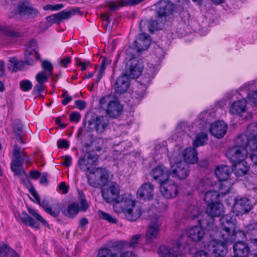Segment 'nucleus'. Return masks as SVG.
<instances>
[{
    "instance_id": "obj_1",
    "label": "nucleus",
    "mask_w": 257,
    "mask_h": 257,
    "mask_svg": "<svg viewBox=\"0 0 257 257\" xmlns=\"http://www.w3.org/2000/svg\"><path fill=\"white\" fill-rule=\"evenodd\" d=\"M234 145L249 152L257 147V123L248 125L245 134L238 136L234 141Z\"/></svg>"
},
{
    "instance_id": "obj_2",
    "label": "nucleus",
    "mask_w": 257,
    "mask_h": 257,
    "mask_svg": "<svg viewBox=\"0 0 257 257\" xmlns=\"http://www.w3.org/2000/svg\"><path fill=\"white\" fill-rule=\"evenodd\" d=\"M119 204L114 207V212L117 213L123 212L127 219L130 221H136L141 215L140 206L135 204V202L129 196L124 201L120 200Z\"/></svg>"
},
{
    "instance_id": "obj_3",
    "label": "nucleus",
    "mask_w": 257,
    "mask_h": 257,
    "mask_svg": "<svg viewBox=\"0 0 257 257\" xmlns=\"http://www.w3.org/2000/svg\"><path fill=\"white\" fill-rule=\"evenodd\" d=\"M120 188L118 184L115 182L109 181L101 189L102 198L107 203L114 202L113 209L117 204H119L120 200L124 201L128 196L125 194L119 195Z\"/></svg>"
},
{
    "instance_id": "obj_4",
    "label": "nucleus",
    "mask_w": 257,
    "mask_h": 257,
    "mask_svg": "<svg viewBox=\"0 0 257 257\" xmlns=\"http://www.w3.org/2000/svg\"><path fill=\"white\" fill-rule=\"evenodd\" d=\"M178 156L181 158L179 153L174 152L172 156L169 157L171 162L174 163L171 165L170 174L173 178H177L180 180L187 178L190 174L189 166L182 160H178Z\"/></svg>"
},
{
    "instance_id": "obj_5",
    "label": "nucleus",
    "mask_w": 257,
    "mask_h": 257,
    "mask_svg": "<svg viewBox=\"0 0 257 257\" xmlns=\"http://www.w3.org/2000/svg\"><path fill=\"white\" fill-rule=\"evenodd\" d=\"M13 156L15 159L13 160L11 168L13 172L18 176L22 174L26 175V173L23 169V164L24 162L29 163L30 159L24 151H21V148L17 145L14 146L13 150Z\"/></svg>"
},
{
    "instance_id": "obj_6",
    "label": "nucleus",
    "mask_w": 257,
    "mask_h": 257,
    "mask_svg": "<svg viewBox=\"0 0 257 257\" xmlns=\"http://www.w3.org/2000/svg\"><path fill=\"white\" fill-rule=\"evenodd\" d=\"M143 67L141 60L138 58L132 57L126 64L124 74L129 78H137L141 75Z\"/></svg>"
},
{
    "instance_id": "obj_7",
    "label": "nucleus",
    "mask_w": 257,
    "mask_h": 257,
    "mask_svg": "<svg viewBox=\"0 0 257 257\" xmlns=\"http://www.w3.org/2000/svg\"><path fill=\"white\" fill-rule=\"evenodd\" d=\"M252 205L249 199L246 197H236L234 199L233 210L236 215L244 214L249 212Z\"/></svg>"
},
{
    "instance_id": "obj_8",
    "label": "nucleus",
    "mask_w": 257,
    "mask_h": 257,
    "mask_svg": "<svg viewBox=\"0 0 257 257\" xmlns=\"http://www.w3.org/2000/svg\"><path fill=\"white\" fill-rule=\"evenodd\" d=\"M248 151L245 149H241L234 145L233 147L229 149L226 152V157L232 163L244 161L246 158Z\"/></svg>"
},
{
    "instance_id": "obj_9",
    "label": "nucleus",
    "mask_w": 257,
    "mask_h": 257,
    "mask_svg": "<svg viewBox=\"0 0 257 257\" xmlns=\"http://www.w3.org/2000/svg\"><path fill=\"white\" fill-rule=\"evenodd\" d=\"M98 159V155L87 152L80 157L78 165L82 170L88 171L93 168V166L97 162Z\"/></svg>"
},
{
    "instance_id": "obj_10",
    "label": "nucleus",
    "mask_w": 257,
    "mask_h": 257,
    "mask_svg": "<svg viewBox=\"0 0 257 257\" xmlns=\"http://www.w3.org/2000/svg\"><path fill=\"white\" fill-rule=\"evenodd\" d=\"M161 225L162 221L160 217L152 218L146 233V240L148 242H152L157 238L160 231Z\"/></svg>"
},
{
    "instance_id": "obj_11",
    "label": "nucleus",
    "mask_w": 257,
    "mask_h": 257,
    "mask_svg": "<svg viewBox=\"0 0 257 257\" xmlns=\"http://www.w3.org/2000/svg\"><path fill=\"white\" fill-rule=\"evenodd\" d=\"M160 191L161 194L167 199L175 197L178 194V186L173 181L168 180L160 184Z\"/></svg>"
},
{
    "instance_id": "obj_12",
    "label": "nucleus",
    "mask_w": 257,
    "mask_h": 257,
    "mask_svg": "<svg viewBox=\"0 0 257 257\" xmlns=\"http://www.w3.org/2000/svg\"><path fill=\"white\" fill-rule=\"evenodd\" d=\"M227 244L218 239H213L210 241L208 249L215 257H224L227 252Z\"/></svg>"
},
{
    "instance_id": "obj_13",
    "label": "nucleus",
    "mask_w": 257,
    "mask_h": 257,
    "mask_svg": "<svg viewBox=\"0 0 257 257\" xmlns=\"http://www.w3.org/2000/svg\"><path fill=\"white\" fill-rule=\"evenodd\" d=\"M174 9L173 4L169 0H160L156 4V14L165 18L173 13Z\"/></svg>"
},
{
    "instance_id": "obj_14",
    "label": "nucleus",
    "mask_w": 257,
    "mask_h": 257,
    "mask_svg": "<svg viewBox=\"0 0 257 257\" xmlns=\"http://www.w3.org/2000/svg\"><path fill=\"white\" fill-rule=\"evenodd\" d=\"M166 21V18L158 16V15L157 14L156 19H150L147 22L141 21L140 23V30L142 31L143 29L142 27L143 24L144 23L145 24L147 23L149 31L151 33H153L155 30L162 29Z\"/></svg>"
},
{
    "instance_id": "obj_15",
    "label": "nucleus",
    "mask_w": 257,
    "mask_h": 257,
    "mask_svg": "<svg viewBox=\"0 0 257 257\" xmlns=\"http://www.w3.org/2000/svg\"><path fill=\"white\" fill-rule=\"evenodd\" d=\"M180 243L177 242L176 246L171 247L162 245L159 247L158 253L161 257H182L180 251Z\"/></svg>"
},
{
    "instance_id": "obj_16",
    "label": "nucleus",
    "mask_w": 257,
    "mask_h": 257,
    "mask_svg": "<svg viewBox=\"0 0 257 257\" xmlns=\"http://www.w3.org/2000/svg\"><path fill=\"white\" fill-rule=\"evenodd\" d=\"M151 175L154 180L161 184L165 181H168L170 174L166 167L158 165L152 169Z\"/></svg>"
},
{
    "instance_id": "obj_17",
    "label": "nucleus",
    "mask_w": 257,
    "mask_h": 257,
    "mask_svg": "<svg viewBox=\"0 0 257 257\" xmlns=\"http://www.w3.org/2000/svg\"><path fill=\"white\" fill-rule=\"evenodd\" d=\"M223 212V205L221 203L217 202L208 204L207 206L206 212L204 213L205 217H207L209 224L213 222V217L220 216Z\"/></svg>"
},
{
    "instance_id": "obj_18",
    "label": "nucleus",
    "mask_w": 257,
    "mask_h": 257,
    "mask_svg": "<svg viewBox=\"0 0 257 257\" xmlns=\"http://www.w3.org/2000/svg\"><path fill=\"white\" fill-rule=\"evenodd\" d=\"M154 186L150 182L144 183L142 184L137 191V197L141 200L145 201L150 200L153 199Z\"/></svg>"
},
{
    "instance_id": "obj_19",
    "label": "nucleus",
    "mask_w": 257,
    "mask_h": 257,
    "mask_svg": "<svg viewBox=\"0 0 257 257\" xmlns=\"http://www.w3.org/2000/svg\"><path fill=\"white\" fill-rule=\"evenodd\" d=\"M227 125L223 121H215L212 123L209 128L210 133L218 139H221L226 134Z\"/></svg>"
},
{
    "instance_id": "obj_20",
    "label": "nucleus",
    "mask_w": 257,
    "mask_h": 257,
    "mask_svg": "<svg viewBox=\"0 0 257 257\" xmlns=\"http://www.w3.org/2000/svg\"><path fill=\"white\" fill-rule=\"evenodd\" d=\"M142 237V235L141 234H135L132 237L130 241H115L112 243V247L115 248L117 250H121L124 247L135 248L138 246Z\"/></svg>"
},
{
    "instance_id": "obj_21",
    "label": "nucleus",
    "mask_w": 257,
    "mask_h": 257,
    "mask_svg": "<svg viewBox=\"0 0 257 257\" xmlns=\"http://www.w3.org/2000/svg\"><path fill=\"white\" fill-rule=\"evenodd\" d=\"M151 44V39L146 33L140 34L134 41L133 46L138 52L146 50Z\"/></svg>"
},
{
    "instance_id": "obj_22",
    "label": "nucleus",
    "mask_w": 257,
    "mask_h": 257,
    "mask_svg": "<svg viewBox=\"0 0 257 257\" xmlns=\"http://www.w3.org/2000/svg\"><path fill=\"white\" fill-rule=\"evenodd\" d=\"M130 85V78L124 73L117 78L114 85V91L116 94H121L127 90Z\"/></svg>"
},
{
    "instance_id": "obj_23",
    "label": "nucleus",
    "mask_w": 257,
    "mask_h": 257,
    "mask_svg": "<svg viewBox=\"0 0 257 257\" xmlns=\"http://www.w3.org/2000/svg\"><path fill=\"white\" fill-rule=\"evenodd\" d=\"M186 213L187 217L192 219L197 218L200 224L209 225V222L207 218H202L205 215L199 212L198 207L197 206L190 205L186 210Z\"/></svg>"
},
{
    "instance_id": "obj_24",
    "label": "nucleus",
    "mask_w": 257,
    "mask_h": 257,
    "mask_svg": "<svg viewBox=\"0 0 257 257\" xmlns=\"http://www.w3.org/2000/svg\"><path fill=\"white\" fill-rule=\"evenodd\" d=\"M37 45V42L35 40L30 41V48L26 51L25 53V62L30 65L34 64V60L40 59V55L38 52L33 49Z\"/></svg>"
},
{
    "instance_id": "obj_25",
    "label": "nucleus",
    "mask_w": 257,
    "mask_h": 257,
    "mask_svg": "<svg viewBox=\"0 0 257 257\" xmlns=\"http://www.w3.org/2000/svg\"><path fill=\"white\" fill-rule=\"evenodd\" d=\"M235 229L221 228L218 234L217 237L219 238L218 240L228 244H231L235 240Z\"/></svg>"
},
{
    "instance_id": "obj_26",
    "label": "nucleus",
    "mask_w": 257,
    "mask_h": 257,
    "mask_svg": "<svg viewBox=\"0 0 257 257\" xmlns=\"http://www.w3.org/2000/svg\"><path fill=\"white\" fill-rule=\"evenodd\" d=\"M18 14L25 19L33 18L38 14V11L24 3L20 4L17 8Z\"/></svg>"
},
{
    "instance_id": "obj_27",
    "label": "nucleus",
    "mask_w": 257,
    "mask_h": 257,
    "mask_svg": "<svg viewBox=\"0 0 257 257\" xmlns=\"http://www.w3.org/2000/svg\"><path fill=\"white\" fill-rule=\"evenodd\" d=\"M122 110V106L116 100L109 101L106 109L107 114L111 117L119 116Z\"/></svg>"
},
{
    "instance_id": "obj_28",
    "label": "nucleus",
    "mask_w": 257,
    "mask_h": 257,
    "mask_svg": "<svg viewBox=\"0 0 257 257\" xmlns=\"http://www.w3.org/2000/svg\"><path fill=\"white\" fill-rule=\"evenodd\" d=\"M231 174L230 167L226 165L218 166L215 170V174L219 181H227Z\"/></svg>"
},
{
    "instance_id": "obj_29",
    "label": "nucleus",
    "mask_w": 257,
    "mask_h": 257,
    "mask_svg": "<svg viewBox=\"0 0 257 257\" xmlns=\"http://www.w3.org/2000/svg\"><path fill=\"white\" fill-rule=\"evenodd\" d=\"M234 255L239 257H246L250 249L247 244L243 241H238L234 244Z\"/></svg>"
},
{
    "instance_id": "obj_30",
    "label": "nucleus",
    "mask_w": 257,
    "mask_h": 257,
    "mask_svg": "<svg viewBox=\"0 0 257 257\" xmlns=\"http://www.w3.org/2000/svg\"><path fill=\"white\" fill-rule=\"evenodd\" d=\"M246 109V101L244 99L239 100L232 103L229 111L230 113L235 115H240L244 112Z\"/></svg>"
},
{
    "instance_id": "obj_31",
    "label": "nucleus",
    "mask_w": 257,
    "mask_h": 257,
    "mask_svg": "<svg viewBox=\"0 0 257 257\" xmlns=\"http://www.w3.org/2000/svg\"><path fill=\"white\" fill-rule=\"evenodd\" d=\"M187 235L189 238L194 241L200 240L204 235V231L199 226H194L188 229Z\"/></svg>"
},
{
    "instance_id": "obj_32",
    "label": "nucleus",
    "mask_w": 257,
    "mask_h": 257,
    "mask_svg": "<svg viewBox=\"0 0 257 257\" xmlns=\"http://www.w3.org/2000/svg\"><path fill=\"white\" fill-rule=\"evenodd\" d=\"M13 129L16 139L20 143L24 144L25 135L24 134L23 124L20 119H17L14 120Z\"/></svg>"
},
{
    "instance_id": "obj_33",
    "label": "nucleus",
    "mask_w": 257,
    "mask_h": 257,
    "mask_svg": "<svg viewBox=\"0 0 257 257\" xmlns=\"http://www.w3.org/2000/svg\"><path fill=\"white\" fill-rule=\"evenodd\" d=\"M183 158L186 164H195L197 162V153L194 148H189L186 149L183 152Z\"/></svg>"
},
{
    "instance_id": "obj_34",
    "label": "nucleus",
    "mask_w": 257,
    "mask_h": 257,
    "mask_svg": "<svg viewBox=\"0 0 257 257\" xmlns=\"http://www.w3.org/2000/svg\"><path fill=\"white\" fill-rule=\"evenodd\" d=\"M94 123L95 131L97 133L101 134L107 128L109 121L106 117L99 116L94 118Z\"/></svg>"
},
{
    "instance_id": "obj_35",
    "label": "nucleus",
    "mask_w": 257,
    "mask_h": 257,
    "mask_svg": "<svg viewBox=\"0 0 257 257\" xmlns=\"http://www.w3.org/2000/svg\"><path fill=\"white\" fill-rule=\"evenodd\" d=\"M233 167L232 171L234 174L238 177H241L247 174L249 170V167L245 161L232 164Z\"/></svg>"
},
{
    "instance_id": "obj_36",
    "label": "nucleus",
    "mask_w": 257,
    "mask_h": 257,
    "mask_svg": "<svg viewBox=\"0 0 257 257\" xmlns=\"http://www.w3.org/2000/svg\"><path fill=\"white\" fill-rule=\"evenodd\" d=\"M219 220L221 228L235 229V219L230 215L222 216Z\"/></svg>"
},
{
    "instance_id": "obj_37",
    "label": "nucleus",
    "mask_w": 257,
    "mask_h": 257,
    "mask_svg": "<svg viewBox=\"0 0 257 257\" xmlns=\"http://www.w3.org/2000/svg\"><path fill=\"white\" fill-rule=\"evenodd\" d=\"M18 252L9 245L3 243L0 245V257H19Z\"/></svg>"
},
{
    "instance_id": "obj_38",
    "label": "nucleus",
    "mask_w": 257,
    "mask_h": 257,
    "mask_svg": "<svg viewBox=\"0 0 257 257\" xmlns=\"http://www.w3.org/2000/svg\"><path fill=\"white\" fill-rule=\"evenodd\" d=\"M79 207L77 203H73L69 205L66 208L63 207L62 213L68 217H73L78 212Z\"/></svg>"
},
{
    "instance_id": "obj_39",
    "label": "nucleus",
    "mask_w": 257,
    "mask_h": 257,
    "mask_svg": "<svg viewBox=\"0 0 257 257\" xmlns=\"http://www.w3.org/2000/svg\"><path fill=\"white\" fill-rule=\"evenodd\" d=\"M219 194L215 191L209 190L205 192L204 201L208 205L219 202Z\"/></svg>"
},
{
    "instance_id": "obj_40",
    "label": "nucleus",
    "mask_w": 257,
    "mask_h": 257,
    "mask_svg": "<svg viewBox=\"0 0 257 257\" xmlns=\"http://www.w3.org/2000/svg\"><path fill=\"white\" fill-rule=\"evenodd\" d=\"M88 183L90 186L94 188H99L103 187V184L99 177L97 175V171L92 173L91 174L88 176Z\"/></svg>"
},
{
    "instance_id": "obj_41",
    "label": "nucleus",
    "mask_w": 257,
    "mask_h": 257,
    "mask_svg": "<svg viewBox=\"0 0 257 257\" xmlns=\"http://www.w3.org/2000/svg\"><path fill=\"white\" fill-rule=\"evenodd\" d=\"M97 171V175L99 177L101 180L103 186L105 185L109 182L110 172L105 168H98L96 169Z\"/></svg>"
},
{
    "instance_id": "obj_42",
    "label": "nucleus",
    "mask_w": 257,
    "mask_h": 257,
    "mask_svg": "<svg viewBox=\"0 0 257 257\" xmlns=\"http://www.w3.org/2000/svg\"><path fill=\"white\" fill-rule=\"evenodd\" d=\"M21 220L26 225H29L31 227L38 228L39 225L30 215L26 212H23L20 216Z\"/></svg>"
},
{
    "instance_id": "obj_43",
    "label": "nucleus",
    "mask_w": 257,
    "mask_h": 257,
    "mask_svg": "<svg viewBox=\"0 0 257 257\" xmlns=\"http://www.w3.org/2000/svg\"><path fill=\"white\" fill-rule=\"evenodd\" d=\"M9 62V68L12 69L13 71L21 70L25 66V63L23 61H19L15 57L11 58Z\"/></svg>"
},
{
    "instance_id": "obj_44",
    "label": "nucleus",
    "mask_w": 257,
    "mask_h": 257,
    "mask_svg": "<svg viewBox=\"0 0 257 257\" xmlns=\"http://www.w3.org/2000/svg\"><path fill=\"white\" fill-rule=\"evenodd\" d=\"M79 11V9H73L68 11H62L57 14L58 21L63 20H67L69 19L72 16L74 15L76 13Z\"/></svg>"
},
{
    "instance_id": "obj_45",
    "label": "nucleus",
    "mask_w": 257,
    "mask_h": 257,
    "mask_svg": "<svg viewBox=\"0 0 257 257\" xmlns=\"http://www.w3.org/2000/svg\"><path fill=\"white\" fill-rule=\"evenodd\" d=\"M47 213L54 217H57L61 211L62 212L63 207L59 203H56L52 205L49 208Z\"/></svg>"
},
{
    "instance_id": "obj_46",
    "label": "nucleus",
    "mask_w": 257,
    "mask_h": 257,
    "mask_svg": "<svg viewBox=\"0 0 257 257\" xmlns=\"http://www.w3.org/2000/svg\"><path fill=\"white\" fill-rule=\"evenodd\" d=\"M207 140V134L205 133H200L197 135L196 139L193 141V146L197 147L203 145Z\"/></svg>"
},
{
    "instance_id": "obj_47",
    "label": "nucleus",
    "mask_w": 257,
    "mask_h": 257,
    "mask_svg": "<svg viewBox=\"0 0 257 257\" xmlns=\"http://www.w3.org/2000/svg\"><path fill=\"white\" fill-rule=\"evenodd\" d=\"M211 116L207 112H204L198 116V120L199 122V124L203 128H206L207 124H209L210 122L208 121L209 117H210Z\"/></svg>"
},
{
    "instance_id": "obj_48",
    "label": "nucleus",
    "mask_w": 257,
    "mask_h": 257,
    "mask_svg": "<svg viewBox=\"0 0 257 257\" xmlns=\"http://www.w3.org/2000/svg\"><path fill=\"white\" fill-rule=\"evenodd\" d=\"M110 63H111V60H110L108 58H103L102 61L101 63V66H100L99 72L97 79L96 80V82L97 83H98L101 79V78L102 76L103 73L105 70V66L107 65L110 64Z\"/></svg>"
},
{
    "instance_id": "obj_49",
    "label": "nucleus",
    "mask_w": 257,
    "mask_h": 257,
    "mask_svg": "<svg viewBox=\"0 0 257 257\" xmlns=\"http://www.w3.org/2000/svg\"><path fill=\"white\" fill-rule=\"evenodd\" d=\"M219 191L220 194L225 195L229 192L230 188L231 186V183L227 181H220Z\"/></svg>"
},
{
    "instance_id": "obj_50",
    "label": "nucleus",
    "mask_w": 257,
    "mask_h": 257,
    "mask_svg": "<svg viewBox=\"0 0 257 257\" xmlns=\"http://www.w3.org/2000/svg\"><path fill=\"white\" fill-rule=\"evenodd\" d=\"M42 67L44 70V72L48 75H52L53 71V66L50 61L45 60L42 63Z\"/></svg>"
},
{
    "instance_id": "obj_51",
    "label": "nucleus",
    "mask_w": 257,
    "mask_h": 257,
    "mask_svg": "<svg viewBox=\"0 0 257 257\" xmlns=\"http://www.w3.org/2000/svg\"><path fill=\"white\" fill-rule=\"evenodd\" d=\"M99 216L103 219V220H106L107 221L112 223H116L117 222V219L112 217L109 214L103 212L101 210H99L98 211Z\"/></svg>"
},
{
    "instance_id": "obj_52",
    "label": "nucleus",
    "mask_w": 257,
    "mask_h": 257,
    "mask_svg": "<svg viewBox=\"0 0 257 257\" xmlns=\"http://www.w3.org/2000/svg\"><path fill=\"white\" fill-rule=\"evenodd\" d=\"M48 76L44 72H39L36 76V80L38 83L44 84L48 80Z\"/></svg>"
},
{
    "instance_id": "obj_53",
    "label": "nucleus",
    "mask_w": 257,
    "mask_h": 257,
    "mask_svg": "<svg viewBox=\"0 0 257 257\" xmlns=\"http://www.w3.org/2000/svg\"><path fill=\"white\" fill-rule=\"evenodd\" d=\"M28 212L36 218L37 220L40 221L45 226L48 225V222L36 210L32 208H29Z\"/></svg>"
},
{
    "instance_id": "obj_54",
    "label": "nucleus",
    "mask_w": 257,
    "mask_h": 257,
    "mask_svg": "<svg viewBox=\"0 0 257 257\" xmlns=\"http://www.w3.org/2000/svg\"><path fill=\"white\" fill-rule=\"evenodd\" d=\"M112 251L107 248H103L99 250L97 257H113Z\"/></svg>"
},
{
    "instance_id": "obj_55",
    "label": "nucleus",
    "mask_w": 257,
    "mask_h": 257,
    "mask_svg": "<svg viewBox=\"0 0 257 257\" xmlns=\"http://www.w3.org/2000/svg\"><path fill=\"white\" fill-rule=\"evenodd\" d=\"M21 89L24 91H28L32 88L31 82L28 80H22L20 83Z\"/></svg>"
},
{
    "instance_id": "obj_56",
    "label": "nucleus",
    "mask_w": 257,
    "mask_h": 257,
    "mask_svg": "<svg viewBox=\"0 0 257 257\" xmlns=\"http://www.w3.org/2000/svg\"><path fill=\"white\" fill-rule=\"evenodd\" d=\"M190 128V125L187 122H181L178 124L176 130L179 133L187 132Z\"/></svg>"
},
{
    "instance_id": "obj_57",
    "label": "nucleus",
    "mask_w": 257,
    "mask_h": 257,
    "mask_svg": "<svg viewBox=\"0 0 257 257\" xmlns=\"http://www.w3.org/2000/svg\"><path fill=\"white\" fill-rule=\"evenodd\" d=\"M247 101L251 104H257V90L252 91L247 96Z\"/></svg>"
},
{
    "instance_id": "obj_58",
    "label": "nucleus",
    "mask_w": 257,
    "mask_h": 257,
    "mask_svg": "<svg viewBox=\"0 0 257 257\" xmlns=\"http://www.w3.org/2000/svg\"><path fill=\"white\" fill-rule=\"evenodd\" d=\"M94 118H91L88 120L87 122L85 121L83 122V125L86 127V129L87 132H91L94 129L95 130V126H94Z\"/></svg>"
},
{
    "instance_id": "obj_59",
    "label": "nucleus",
    "mask_w": 257,
    "mask_h": 257,
    "mask_svg": "<svg viewBox=\"0 0 257 257\" xmlns=\"http://www.w3.org/2000/svg\"><path fill=\"white\" fill-rule=\"evenodd\" d=\"M124 1V0H118L116 1L110 2L108 4V8L112 11L117 10L119 7H123L124 6L121 5V2Z\"/></svg>"
},
{
    "instance_id": "obj_60",
    "label": "nucleus",
    "mask_w": 257,
    "mask_h": 257,
    "mask_svg": "<svg viewBox=\"0 0 257 257\" xmlns=\"http://www.w3.org/2000/svg\"><path fill=\"white\" fill-rule=\"evenodd\" d=\"M44 84L38 83L34 87L33 90V94H37L39 96L43 97V96L41 94L42 92L44 91Z\"/></svg>"
},
{
    "instance_id": "obj_61",
    "label": "nucleus",
    "mask_w": 257,
    "mask_h": 257,
    "mask_svg": "<svg viewBox=\"0 0 257 257\" xmlns=\"http://www.w3.org/2000/svg\"><path fill=\"white\" fill-rule=\"evenodd\" d=\"M210 181L208 179H202L200 180L198 185L200 191L204 192L207 189V188L205 187H207Z\"/></svg>"
},
{
    "instance_id": "obj_62",
    "label": "nucleus",
    "mask_w": 257,
    "mask_h": 257,
    "mask_svg": "<svg viewBox=\"0 0 257 257\" xmlns=\"http://www.w3.org/2000/svg\"><path fill=\"white\" fill-rule=\"evenodd\" d=\"M57 144L58 147L60 149H68L69 147V142L65 139L58 140Z\"/></svg>"
},
{
    "instance_id": "obj_63",
    "label": "nucleus",
    "mask_w": 257,
    "mask_h": 257,
    "mask_svg": "<svg viewBox=\"0 0 257 257\" xmlns=\"http://www.w3.org/2000/svg\"><path fill=\"white\" fill-rule=\"evenodd\" d=\"M81 117L80 114L76 111L72 112L70 115V120L71 122H78Z\"/></svg>"
},
{
    "instance_id": "obj_64",
    "label": "nucleus",
    "mask_w": 257,
    "mask_h": 257,
    "mask_svg": "<svg viewBox=\"0 0 257 257\" xmlns=\"http://www.w3.org/2000/svg\"><path fill=\"white\" fill-rule=\"evenodd\" d=\"M249 152H251L250 159L255 165H257V147L256 149L250 150Z\"/></svg>"
}]
</instances>
